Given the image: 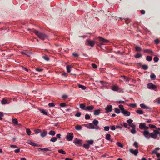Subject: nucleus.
Segmentation results:
<instances>
[{
	"mask_svg": "<svg viewBox=\"0 0 160 160\" xmlns=\"http://www.w3.org/2000/svg\"><path fill=\"white\" fill-rule=\"evenodd\" d=\"M82 127L79 125H77L75 126V128L77 130H80L82 129Z\"/></svg>",
	"mask_w": 160,
	"mask_h": 160,
	"instance_id": "7c9ffc66",
	"label": "nucleus"
},
{
	"mask_svg": "<svg viewBox=\"0 0 160 160\" xmlns=\"http://www.w3.org/2000/svg\"><path fill=\"white\" fill-rule=\"evenodd\" d=\"M87 143L90 146V145H92L93 143V140H88L87 141Z\"/></svg>",
	"mask_w": 160,
	"mask_h": 160,
	"instance_id": "c9c22d12",
	"label": "nucleus"
},
{
	"mask_svg": "<svg viewBox=\"0 0 160 160\" xmlns=\"http://www.w3.org/2000/svg\"><path fill=\"white\" fill-rule=\"evenodd\" d=\"M97 38L99 40V41L100 42V43H97V44L98 46H99L100 47H101L102 45H103L105 43H108L109 42L108 40L106 39L100 37H98Z\"/></svg>",
	"mask_w": 160,
	"mask_h": 160,
	"instance_id": "20e7f679",
	"label": "nucleus"
},
{
	"mask_svg": "<svg viewBox=\"0 0 160 160\" xmlns=\"http://www.w3.org/2000/svg\"><path fill=\"white\" fill-rule=\"evenodd\" d=\"M142 68L143 69L146 70L148 69V65L145 64H144L142 65Z\"/></svg>",
	"mask_w": 160,
	"mask_h": 160,
	"instance_id": "79ce46f5",
	"label": "nucleus"
},
{
	"mask_svg": "<svg viewBox=\"0 0 160 160\" xmlns=\"http://www.w3.org/2000/svg\"><path fill=\"white\" fill-rule=\"evenodd\" d=\"M100 109H96L94 110V114L95 115H98L100 113Z\"/></svg>",
	"mask_w": 160,
	"mask_h": 160,
	"instance_id": "412c9836",
	"label": "nucleus"
},
{
	"mask_svg": "<svg viewBox=\"0 0 160 160\" xmlns=\"http://www.w3.org/2000/svg\"><path fill=\"white\" fill-rule=\"evenodd\" d=\"M111 135L109 134H107L106 135V140H109L111 142H112V140H110Z\"/></svg>",
	"mask_w": 160,
	"mask_h": 160,
	"instance_id": "393cba45",
	"label": "nucleus"
},
{
	"mask_svg": "<svg viewBox=\"0 0 160 160\" xmlns=\"http://www.w3.org/2000/svg\"><path fill=\"white\" fill-rule=\"evenodd\" d=\"M28 143L33 146H39V145L34 142H32L31 140L28 141Z\"/></svg>",
	"mask_w": 160,
	"mask_h": 160,
	"instance_id": "dca6fc26",
	"label": "nucleus"
},
{
	"mask_svg": "<svg viewBox=\"0 0 160 160\" xmlns=\"http://www.w3.org/2000/svg\"><path fill=\"white\" fill-rule=\"evenodd\" d=\"M114 111L117 114H119L120 112V109L118 108H115L114 109Z\"/></svg>",
	"mask_w": 160,
	"mask_h": 160,
	"instance_id": "c03bdc74",
	"label": "nucleus"
},
{
	"mask_svg": "<svg viewBox=\"0 0 160 160\" xmlns=\"http://www.w3.org/2000/svg\"><path fill=\"white\" fill-rule=\"evenodd\" d=\"M131 132L133 134H135L136 132L135 128H132L131 130Z\"/></svg>",
	"mask_w": 160,
	"mask_h": 160,
	"instance_id": "8fccbe9b",
	"label": "nucleus"
},
{
	"mask_svg": "<svg viewBox=\"0 0 160 160\" xmlns=\"http://www.w3.org/2000/svg\"><path fill=\"white\" fill-rule=\"evenodd\" d=\"M12 122L14 124H18V121L16 118H14L12 119Z\"/></svg>",
	"mask_w": 160,
	"mask_h": 160,
	"instance_id": "a18cd8bd",
	"label": "nucleus"
},
{
	"mask_svg": "<svg viewBox=\"0 0 160 160\" xmlns=\"http://www.w3.org/2000/svg\"><path fill=\"white\" fill-rule=\"evenodd\" d=\"M149 127L152 128H156V126L154 125H152L151 124H149Z\"/></svg>",
	"mask_w": 160,
	"mask_h": 160,
	"instance_id": "e2e57ef3",
	"label": "nucleus"
},
{
	"mask_svg": "<svg viewBox=\"0 0 160 160\" xmlns=\"http://www.w3.org/2000/svg\"><path fill=\"white\" fill-rule=\"evenodd\" d=\"M60 106L61 107H64L67 106V105L65 103H62L60 104Z\"/></svg>",
	"mask_w": 160,
	"mask_h": 160,
	"instance_id": "5fc2aeb1",
	"label": "nucleus"
},
{
	"mask_svg": "<svg viewBox=\"0 0 160 160\" xmlns=\"http://www.w3.org/2000/svg\"><path fill=\"white\" fill-rule=\"evenodd\" d=\"M4 116L3 113L0 112V120H2V117Z\"/></svg>",
	"mask_w": 160,
	"mask_h": 160,
	"instance_id": "bf43d9fd",
	"label": "nucleus"
},
{
	"mask_svg": "<svg viewBox=\"0 0 160 160\" xmlns=\"http://www.w3.org/2000/svg\"><path fill=\"white\" fill-rule=\"evenodd\" d=\"M36 70L38 72H40L42 71L43 69L40 68H36Z\"/></svg>",
	"mask_w": 160,
	"mask_h": 160,
	"instance_id": "680f3d73",
	"label": "nucleus"
},
{
	"mask_svg": "<svg viewBox=\"0 0 160 160\" xmlns=\"http://www.w3.org/2000/svg\"><path fill=\"white\" fill-rule=\"evenodd\" d=\"M41 130L40 129H38L36 130H34V132L36 134H38L40 132H41Z\"/></svg>",
	"mask_w": 160,
	"mask_h": 160,
	"instance_id": "3c124183",
	"label": "nucleus"
},
{
	"mask_svg": "<svg viewBox=\"0 0 160 160\" xmlns=\"http://www.w3.org/2000/svg\"><path fill=\"white\" fill-rule=\"evenodd\" d=\"M146 124L145 123H141L139 125V127L141 129H144Z\"/></svg>",
	"mask_w": 160,
	"mask_h": 160,
	"instance_id": "aec40b11",
	"label": "nucleus"
},
{
	"mask_svg": "<svg viewBox=\"0 0 160 160\" xmlns=\"http://www.w3.org/2000/svg\"><path fill=\"white\" fill-rule=\"evenodd\" d=\"M133 146L137 148H138L139 147L138 143L136 141L134 142L133 144Z\"/></svg>",
	"mask_w": 160,
	"mask_h": 160,
	"instance_id": "49530a36",
	"label": "nucleus"
},
{
	"mask_svg": "<svg viewBox=\"0 0 160 160\" xmlns=\"http://www.w3.org/2000/svg\"><path fill=\"white\" fill-rule=\"evenodd\" d=\"M21 54L25 55L28 57H30V55L32 53V52H28L27 50L21 51Z\"/></svg>",
	"mask_w": 160,
	"mask_h": 160,
	"instance_id": "6e6552de",
	"label": "nucleus"
},
{
	"mask_svg": "<svg viewBox=\"0 0 160 160\" xmlns=\"http://www.w3.org/2000/svg\"><path fill=\"white\" fill-rule=\"evenodd\" d=\"M152 56H148L146 57V60L149 62H150V61H151L152 60Z\"/></svg>",
	"mask_w": 160,
	"mask_h": 160,
	"instance_id": "e433bc0d",
	"label": "nucleus"
},
{
	"mask_svg": "<svg viewBox=\"0 0 160 160\" xmlns=\"http://www.w3.org/2000/svg\"><path fill=\"white\" fill-rule=\"evenodd\" d=\"M112 89L114 91H119L121 92V90L119 88L117 85H114L112 87Z\"/></svg>",
	"mask_w": 160,
	"mask_h": 160,
	"instance_id": "1a4fd4ad",
	"label": "nucleus"
},
{
	"mask_svg": "<svg viewBox=\"0 0 160 160\" xmlns=\"http://www.w3.org/2000/svg\"><path fill=\"white\" fill-rule=\"evenodd\" d=\"M1 103L2 104H5L7 103V100L5 99H3L1 101Z\"/></svg>",
	"mask_w": 160,
	"mask_h": 160,
	"instance_id": "f704fd0d",
	"label": "nucleus"
},
{
	"mask_svg": "<svg viewBox=\"0 0 160 160\" xmlns=\"http://www.w3.org/2000/svg\"><path fill=\"white\" fill-rule=\"evenodd\" d=\"M26 131L27 134L29 136L31 135V131L29 129H27L26 130Z\"/></svg>",
	"mask_w": 160,
	"mask_h": 160,
	"instance_id": "de8ad7c7",
	"label": "nucleus"
},
{
	"mask_svg": "<svg viewBox=\"0 0 160 160\" xmlns=\"http://www.w3.org/2000/svg\"><path fill=\"white\" fill-rule=\"evenodd\" d=\"M127 122L128 123L129 125H130L132 123L133 120L132 119H129L127 120Z\"/></svg>",
	"mask_w": 160,
	"mask_h": 160,
	"instance_id": "864d4df0",
	"label": "nucleus"
},
{
	"mask_svg": "<svg viewBox=\"0 0 160 160\" xmlns=\"http://www.w3.org/2000/svg\"><path fill=\"white\" fill-rule=\"evenodd\" d=\"M48 105L49 107H54L55 106L54 104L52 102L49 103Z\"/></svg>",
	"mask_w": 160,
	"mask_h": 160,
	"instance_id": "69168bd1",
	"label": "nucleus"
},
{
	"mask_svg": "<svg viewBox=\"0 0 160 160\" xmlns=\"http://www.w3.org/2000/svg\"><path fill=\"white\" fill-rule=\"evenodd\" d=\"M43 58L47 61H48L49 60V58L48 56L47 55H45L43 56Z\"/></svg>",
	"mask_w": 160,
	"mask_h": 160,
	"instance_id": "09e8293b",
	"label": "nucleus"
},
{
	"mask_svg": "<svg viewBox=\"0 0 160 160\" xmlns=\"http://www.w3.org/2000/svg\"><path fill=\"white\" fill-rule=\"evenodd\" d=\"M116 144L119 147H121V148H123V145L120 142H117Z\"/></svg>",
	"mask_w": 160,
	"mask_h": 160,
	"instance_id": "37998d69",
	"label": "nucleus"
},
{
	"mask_svg": "<svg viewBox=\"0 0 160 160\" xmlns=\"http://www.w3.org/2000/svg\"><path fill=\"white\" fill-rule=\"evenodd\" d=\"M151 79L152 80H154L156 78V76L154 73H152L150 75Z\"/></svg>",
	"mask_w": 160,
	"mask_h": 160,
	"instance_id": "2f4dec72",
	"label": "nucleus"
},
{
	"mask_svg": "<svg viewBox=\"0 0 160 160\" xmlns=\"http://www.w3.org/2000/svg\"><path fill=\"white\" fill-rule=\"evenodd\" d=\"M94 108V107L93 105H91L89 106H88L86 107V111H90L93 109Z\"/></svg>",
	"mask_w": 160,
	"mask_h": 160,
	"instance_id": "f3484780",
	"label": "nucleus"
},
{
	"mask_svg": "<svg viewBox=\"0 0 160 160\" xmlns=\"http://www.w3.org/2000/svg\"><path fill=\"white\" fill-rule=\"evenodd\" d=\"M73 138V134L72 132H68L66 136V138L68 141H72Z\"/></svg>",
	"mask_w": 160,
	"mask_h": 160,
	"instance_id": "423d86ee",
	"label": "nucleus"
},
{
	"mask_svg": "<svg viewBox=\"0 0 160 160\" xmlns=\"http://www.w3.org/2000/svg\"><path fill=\"white\" fill-rule=\"evenodd\" d=\"M122 113H123L124 115L126 116H129L130 115V112L126 111V110L125 109L124 111L123 110L122 111Z\"/></svg>",
	"mask_w": 160,
	"mask_h": 160,
	"instance_id": "4468645a",
	"label": "nucleus"
},
{
	"mask_svg": "<svg viewBox=\"0 0 160 160\" xmlns=\"http://www.w3.org/2000/svg\"><path fill=\"white\" fill-rule=\"evenodd\" d=\"M78 86L79 88H81L82 90H85L86 88V86L80 84L78 85Z\"/></svg>",
	"mask_w": 160,
	"mask_h": 160,
	"instance_id": "72a5a7b5",
	"label": "nucleus"
},
{
	"mask_svg": "<svg viewBox=\"0 0 160 160\" xmlns=\"http://www.w3.org/2000/svg\"><path fill=\"white\" fill-rule=\"evenodd\" d=\"M129 106L133 108H134L136 107L137 105L136 104L131 103L130 104Z\"/></svg>",
	"mask_w": 160,
	"mask_h": 160,
	"instance_id": "13d9d810",
	"label": "nucleus"
},
{
	"mask_svg": "<svg viewBox=\"0 0 160 160\" xmlns=\"http://www.w3.org/2000/svg\"><path fill=\"white\" fill-rule=\"evenodd\" d=\"M91 65L94 68H97V66L94 63L92 64Z\"/></svg>",
	"mask_w": 160,
	"mask_h": 160,
	"instance_id": "774afa93",
	"label": "nucleus"
},
{
	"mask_svg": "<svg viewBox=\"0 0 160 160\" xmlns=\"http://www.w3.org/2000/svg\"><path fill=\"white\" fill-rule=\"evenodd\" d=\"M88 44L92 47L94 46V44L96 43L95 41L93 40H87Z\"/></svg>",
	"mask_w": 160,
	"mask_h": 160,
	"instance_id": "9b49d317",
	"label": "nucleus"
},
{
	"mask_svg": "<svg viewBox=\"0 0 160 160\" xmlns=\"http://www.w3.org/2000/svg\"><path fill=\"white\" fill-rule=\"evenodd\" d=\"M135 50L137 52H140L142 50V49L140 46H137L135 48Z\"/></svg>",
	"mask_w": 160,
	"mask_h": 160,
	"instance_id": "b1692460",
	"label": "nucleus"
},
{
	"mask_svg": "<svg viewBox=\"0 0 160 160\" xmlns=\"http://www.w3.org/2000/svg\"><path fill=\"white\" fill-rule=\"evenodd\" d=\"M154 42L156 44H158L160 43V40L158 39L157 38L154 41Z\"/></svg>",
	"mask_w": 160,
	"mask_h": 160,
	"instance_id": "603ef678",
	"label": "nucleus"
},
{
	"mask_svg": "<svg viewBox=\"0 0 160 160\" xmlns=\"http://www.w3.org/2000/svg\"><path fill=\"white\" fill-rule=\"evenodd\" d=\"M136 112L139 114H143V111L141 110H138L136 111Z\"/></svg>",
	"mask_w": 160,
	"mask_h": 160,
	"instance_id": "a19ab883",
	"label": "nucleus"
},
{
	"mask_svg": "<svg viewBox=\"0 0 160 160\" xmlns=\"http://www.w3.org/2000/svg\"><path fill=\"white\" fill-rule=\"evenodd\" d=\"M55 131L52 130L50 131L49 132V134L52 136L55 135Z\"/></svg>",
	"mask_w": 160,
	"mask_h": 160,
	"instance_id": "473e14b6",
	"label": "nucleus"
},
{
	"mask_svg": "<svg viewBox=\"0 0 160 160\" xmlns=\"http://www.w3.org/2000/svg\"><path fill=\"white\" fill-rule=\"evenodd\" d=\"M72 67V65H68L67 67L66 68H67V72H68V73H69L70 72V71H71L70 68L71 67Z\"/></svg>",
	"mask_w": 160,
	"mask_h": 160,
	"instance_id": "bb28decb",
	"label": "nucleus"
},
{
	"mask_svg": "<svg viewBox=\"0 0 160 160\" xmlns=\"http://www.w3.org/2000/svg\"><path fill=\"white\" fill-rule=\"evenodd\" d=\"M112 106L111 105H108L105 108L106 112L108 113L112 111Z\"/></svg>",
	"mask_w": 160,
	"mask_h": 160,
	"instance_id": "9d476101",
	"label": "nucleus"
},
{
	"mask_svg": "<svg viewBox=\"0 0 160 160\" xmlns=\"http://www.w3.org/2000/svg\"><path fill=\"white\" fill-rule=\"evenodd\" d=\"M110 127L109 126H105L104 127V130L108 131L109 130Z\"/></svg>",
	"mask_w": 160,
	"mask_h": 160,
	"instance_id": "0e129e2a",
	"label": "nucleus"
},
{
	"mask_svg": "<svg viewBox=\"0 0 160 160\" xmlns=\"http://www.w3.org/2000/svg\"><path fill=\"white\" fill-rule=\"evenodd\" d=\"M81 115V113L80 112H78L75 114V116L76 117H79Z\"/></svg>",
	"mask_w": 160,
	"mask_h": 160,
	"instance_id": "052dcab7",
	"label": "nucleus"
},
{
	"mask_svg": "<svg viewBox=\"0 0 160 160\" xmlns=\"http://www.w3.org/2000/svg\"><path fill=\"white\" fill-rule=\"evenodd\" d=\"M47 131L45 130H43V132L41 133L40 136L42 137H44L47 135Z\"/></svg>",
	"mask_w": 160,
	"mask_h": 160,
	"instance_id": "5701e85b",
	"label": "nucleus"
},
{
	"mask_svg": "<svg viewBox=\"0 0 160 160\" xmlns=\"http://www.w3.org/2000/svg\"><path fill=\"white\" fill-rule=\"evenodd\" d=\"M140 106L143 109H150V108L146 106L144 104L142 103L140 104Z\"/></svg>",
	"mask_w": 160,
	"mask_h": 160,
	"instance_id": "a211bd4d",
	"label": "nucleus"
},
{
	"mask_svg": "<svg viewBox=\"0 0 160 160\" xmlns=\"http://www.w3.org/2000/svg\"><path fill=\"white\" fill-rule=\"evenodd\" d=\"M156 130H153L154 133L156 135H157L158 134H159V137H160V128H156Z\"/></svg>",
	"mask_w": 160,
	"mask_h": 160,
	"instance_id": "2eb2a0df",
	"label": "nucleus"
},
{
	"mask_svg": "<svg viewBox=\"0 0 160 160\" xmlns=\"http://www.w3.org/2000/svg\"><path fill=\"white\" fill-rule=\"evenodd\" d=\"M83 147L86 149H88L89 148L90 146L87 143L84 144L83 145Z\"/></svg>",
	"mask_w": 160,
	"mask_h": 160,
	"instance_id": "c756f323",
	"label": "nucleus"
},
{
	"mask_svg": "<svg viewBox=\"0 0 160 160\" xmlns=\"http://www.w3.org/2000/svg\"><path fill=\"white\" fill-rule=\"evenodd\" d=\"M82 142L81 140L76 138L74 140L73 142L77 146L80 147L82 146Z\"/></svg>",
	"mask_w": 160,
	"mask_h": 160,
	"instance_id": "0eeeda50",
	"label": "nucleus"
},
{
	"mask_svg": "<svg viewBox=\"0 0 160 160\" xmlns=\"http://www.w3.org/2000/svg\"><path fill=\"white\" fill-rule=\"evenodd\" d=\"M79 107L82 109L86 110V105L85 104L82 103L80 104Z\"/></svg>",
	"mask_w": 160,
	"mask_h": 160,
	"instance_id": "6ab92c4d",
	"label": "nucleus"
},
{
	"mask_svg": "<svg viewBox=\"0 0 160 160\" xmlns=\"http://www.w3.org/2000/svg\"><path fill=\"white\" fill-rule=\"evenodd\" d=\"M142 56V55L140 53H138L134 56V57L136 58H139Z\"/></svg>",
	"mask_w": 160,
	"mask_h": 160,
	"instance_id": "cd10ccee",
	"label": "nucleus"
},
{
	"mask_svg": "<svg viewBox=\"0 0 160 160\" xmlns=\"http://www.w3.org/2000/svg\"><path fill=\"white\" fill-rule=\"evenodd\" d=\"M39 111L43 115H48V113L45 111V110L44 109H39Z\"/></svg>",
	"mask_w": 160,
	"mask_h": 160,
	"instance_id": "4be33fe9",
	"label": "nucleus"
},
{
	"mask_svg": "<svg viewBox=\"0 0 160 160\" xmlns=\"http://www.w3.org/2000/svg\"><path fill=\"white\" fill-rule=\"evenodd\" d=\"M118 107H119L120 109V110H121L122 112V111H123V110L124 111L125 110L123 108V105H122V104H120V105H119Z\"/></svg>",
	"mask_w": 160,
	"mask_h": 160,
	"instance_id": "ea45409f",
	"label": "nucleus"
},
{
	"mask_svg": "<svg viewBox=\"0 0 160 160\" xmlns=\"http://www.w3.org/2000/svg\"><path fill=\"white\" fill-rule=\"evenodd\" d=\"M160 150V148H155L154 150L152 151V154L155 153L156 154L158 153L157 151L159 150Z\"/></svg>",
	"mask_w": 160,
	"mask_h": 160,
	"instance_id": "a878e982",
	"label": "nucleus"
},
{
	"mask_svg": "<svg viewBox=\"0 0 160 160\" xmlns=\"http://www.w3.org/2000/svg\"><path fill=\"white\" fill-rule=\"evenodd\" d=\"M147 88L153 90L155 91H157V86L151 83H149L147 84Z\"/></svg>",
	"mask_w": 160,
	"mask_h": 160,
	"instance_id": "39448f33",
	"label": "nucleus"
},
{
	"mask_svg": "<svg viewBox=\"0 0 160 160\" xmlns=\"http://www.w3.org/2000/svg\"><path fill=\"white\" fill-rule=\"evenodd\" d=\"M143 135L147 139H150V137L155 139L158 136L153 132L150 133L148 130H144L143 132Z\"/></svg>",
	"mask_w": 160,
	"mask_h": 160,
	"instance_id": "7ed1b4c3",
	"label": "nucleus"
},
{
	"mask_svg": "<svg viewBox=\"0 0 160 160\" xmlns=\"http://www.w3.org/2000/svg\"><path fill=\"white\" fill-rule=\"evenodd\" d=\"M27 30L28 31H30L31 32H34L38 38L43 40H44L48 37V36L46 34L40 32L34 29H31L28 28Z\"/></svg>",
	"mask_w": 160,
	"mask_h": 160,
	"instance_id": "f257e3e1",
	"label": "nucleus"
},
{
	"mask_svg": "<svg viewBox=\"0 0 160 160\" xmlns=\"http://www.w3.org/2000/svg\"><path fill=\"white\" fill-rule=\"evenodd\" d=\"M39 149L42 151H52L51 149H49L48 148H39Z\"/></svg>",
	"mask_w": 160,
	"mask_h": 160,
	"instance_id": "c85d7f7f",
	"label": "nucleus"
},
{
	"mask_svg": "<svg viewBox=\"0 0 160 160\" xmlns=\"http://www.w3.org/2000/svg\"><path fill=\"white\" fill-rule=\"evenodd\" d=\"M129 150L130 152L135 156H137L138 153V149L134 150L132 149H130Z\"/></svg>",
	"mask_w": 160,
	"mask_h": 160,
	"instance_id": "f8f14e48",
	"label": "nucleus"
},
{
	"mask_svg": "<svg viewBox=\"0 0 160 160\" xmlns=\"http://www.w3.org/2000/svg\"><path fill=\"white\" fill-rule=\"evenodd\" d=\"M57 140V138L55 137H53L51 139L50 141L53 142H55Z\"/></svg>",
	"mask_w": 160,
	"mask_h": 160,
	"instance_id": "4c0bfd02",
	"label": "nucleus"
},
{
	"mask_svg": "<svg viewBox=\"0 0 160 160\" xmlns=\"http://www.w3.org/2000/svg\"><path fill=\"white\" fill-rule=\"evenodd\" d=\"M58 152L62 154H66V152L63 150L61 149L58 150Z\"/></svg>",
	"mask_w": 160,
	"mask_h": 160,
	"instance_id": "58836bf2",
	"label": "nucleus"
},
{
	"mask_svg": "<svg viewBox=\"0 0 160 160\" xmlns=\"http://www.w3.org/2000/svg\"><path fill=\"white\" fill-rule=\"evenodd\" d=\"M99 123L98 121L95 119L92 121V123H90L86 124H84V126L89 129H95L98 130L99 128V126L98 125Z\"/></svg>",
	"mask_w": 160,
	"mask_h": 160,
	"instance_id": "f03ea898",
	"label": "nucleus"
},
{
	"mask_svg": "<svg viewBox=\"0 0 160 160\" xmlns=\"http://www.w3.org/2000/svg\"><path fill=\"white\" fill-rule=\"evenodd\" d=\"M90 118V116L88 114H86L85 115V118L86 119H89Z\"/></svg>",
	"mask_w": 160,
	"mask_h": 160,
	"instance_id": "6e6d98bb",
	"label": "nucleus"
},
{
	"mask_svg": "<svg viewBox=\"0 0 160 160\" xmlns=\"http://www.w3.org/2000/svg\"><path fill=\"white\" fill-rule=\"evenodd\" d=\"M116 128V127H115V126L114 125H112L111 126V129L112 130H115Z\"/></svg>",
	"mask_w": 160,
	"mask_h": 160,
	"instance_id": "338daca9",
	"label": "nucleus"
},
{
	"mask_svg": "<svg viewBox=\"0 0 160 160\" xmlns=\"http://www.w3.org/2000/svg\"><path fill=\"white\" fill-rule=\"evenodd\" d=\"M153 60L155 62H157L159 60V58L158 57L155 56Z\"/></svg>",
	"mask_w": 160,
	"mask_h": 160,
	"instance_id": "4d7b16f0",
	"label": "nucleus"
},
{
	"mask_svg": "<svg viewBox=\"0 0 160 160\" xmlns=\"http://www.w3.org/2000/svg\"><path fill=\"white\" fill-rule=\"evenodd\" d=\"M143 51L144 52L148 54H151L152 55H153L154 54L153 51L150 49H144L143 50Z\"/></svg>",
	"mask_w": 160,
	"mask_h": 160,
	"instance_id": "ddd939ff",
	"label": "nucleus"
}]
</instances>
